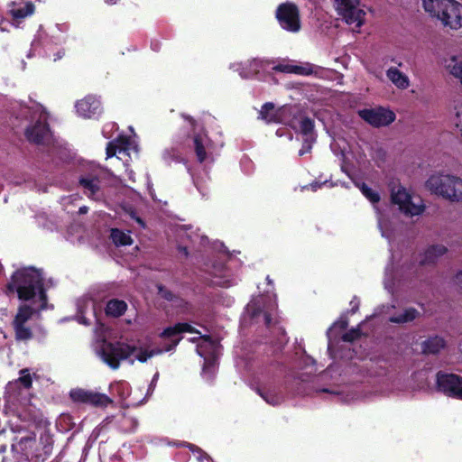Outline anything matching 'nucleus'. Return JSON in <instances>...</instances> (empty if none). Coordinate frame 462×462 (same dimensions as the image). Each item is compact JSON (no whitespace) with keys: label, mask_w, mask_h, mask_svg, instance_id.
<instances>
[{"label":"nucleus","mask_w":462,"mask_h":462,"mask_svg":"<svg viewBox=\"0 0 462 462\" xmlns=\"http://www.w3.org/2000/svg\"><path fill=\"white\" fill-rule=\"evenodd\" d=\"M392 202L406 216L413 217L420 215L424 206L420 199L415 201L411 195L402 187H398L392 191Z\"/></svg>","instance_id":"nucleus-6"},{"label":"nucleus","mask_w":462,"mask_h":462,"mask_svg":"<svg viewBox=\"0 0 462 462\" xmlns=\"http://www.w3.org/2000/svg\"><path fill=\"white\" fill-rule=\"evenodd\" d=\"M159 292L162 295V297H163L167 300H172L173 295L171 294V292L168 291L167 290H165L162 287H159Z\"/></svg>","instance_id":"nucleus-37"},{"label":"nucleus","mask_w":462,"mask_h":462,"mask_svg":"<svg viewBox=\"0 0 462 462\" xmlns=\"http://www.w3.org/2000/svg\"><path fill=\"white\" fill-rule=\"evenodd\" d=\"M359 116L374 127H383L391 125L396 118L395 114L389 108L377 106L358 111Z\"/></svg>","instance_id":"nucleus-7"},{"label":"nucleus","mask_w":462,"mask_h":462,"mask_svg":"<svg viewBox=\"0 0 462 462\" xmlns=\"http://www.w3.org/2000/svg\"><path fill=\"white\" fill-rule=\"evenodd\" d=\"M313 127V122L310 118H303L300 121V130L303 135L305 144L303 145V148L300 151V155H303L311 148V143H313L315 140L312 134Z\"/></svg>","instance_id":"nucleus-18"},{"label":"nucleus","mask_w":462,"mask_h":462,"mask_svg":"<svg viewBox=\"0 0 462 462\" xmlns=\"http://www.w3.org/2000/svg\"><path fill=\"white\" fill-rule=\"evenodd\" d=\"M424 10L451 30L462 28V4L456 0H422Z\"/></svg>","instance_id":"nucleus-3"},{"label":"nucleus","mask_w":462,"mask_h":462,"mask_svg":"<svg viewBox=\"0 0 462 462\" xmlns=\"http://www.w3.org/2000/svg\"><path fill=\"white\" fill-rule=\"evenodd\" d=\"M259 394L267 403L271 405H278L283 401V397L281 394L274 393L273 391H259Z\"/></svg>","instance_id":"nucleus-30"},{"label":"nucleus","mask_w":462,"mask_h":462,"mask_svg":"<svg viewBox=\"0 0 462 462\" xmlns=\"http://www.w3.org/2000/svg\"><path fill=\"white\" fill-rule=\"evenodd\" d=\"M136 220H137L138 223H140L142 226H143V221L140 218L137 217Z\"/></svg>","instance_id":"nucleus-45"},{"label":"nucleus","mask_w":462,"mask_h":462,"mask_svg":"<svg viewBox=\"0 0 462 462\" xmlns=\"http://www.w3.org/2000/svg\"><path fill=\"white\" fill-rule=\"evenodd\" d=\"M76 109L79 116L90 118L98 113L100 109V103L94 97H87L77 103Z\"/></svg>","instance_id":"nucleus-15"},{"label":"nucleus","mask_w":462,"mask_h":462,"mask_svg":"<svg viewBox=\"0 0 462 462\" xmlns=\"http://www.w3.org/2000/svg\"><path fill=\"white\" fill-rule=\"evenodd\" d=\"M448 249L443 245H434L430 246L424 253V257L421 260V263H433L439 257L443 256L447 253Z\"/></svg>","instance_id":"nucleus-21"},{"label":"nucleus","mask_w":462,"mask_h":462,"mask_svg":"<svg viewBox=\"0 0 462 462\" xmlns=\"http://www.w3.org/2000/svg\"><path fill=\"white\" fill-rule=\"evenodd\" d=\"M247 311L252 314L253 317H256L262 311L260 301H252L247 305Z\"/></svg>","instance_id":"nucleus-33"},{"label":"nucleus","mask_w":462,"mask_h":462,"mask_svg":"<svg viewBox=\"0 0 462 462\" xmlns=\"http://www.w3.org/2000/svg\"><path fill=\"white\" fill-rule=\"evenodd\" d=\"M79 212L80 213H86L87 212V208H79Z\"/></svg>","instance_id":"nucleus-43"},{"label":"nucleus","mask_w":462,"mask_h":462,"mask_svg":"<svg viewBox=\"0 0 462 462\" xmlns=\"http://www.w3.org/2000/svg\"><path fill=\"white\" fill-rule=\"evenodd\" d=\"M217 347V344L209 337H202L201 343L198 346V353L203 356L208 349L214 350Z\"/></svg>","instance_id":"nucleus-32"},{"label":"nucleus","mask_w":462,"mask_h":462,"mask_svg":"<svg viewBox=\"0 0 462 462\" xmlns=\"http://www.w3.org/2000/svg\"><path fill=\"white\" fill-rule=\"evenodd\" d=\"M80 322H81V323H83V324H88V323H87V321H86V319H85L84 318H81Z\"/></svg>","instance_id":"nucleus-44"},{"label":"nucleus","mask_w":462,"mask_h":462,"mask_svg":"<svg viewBox=\"0 0 462 462\" xmlns=\"http://www.w3.org/2000/svg\"><path fill=\"white\" fill-rule=\"evenodd\" d=\"M258 118L267 124L279 123L282 119V108H275L273 103H265L259 111Z\"/></svg>","instance_id":"nucleus-17"},{"label":"nucleus","mask_w":462,"mask_h":462,"mask_svg":"<svg viewBox=\"0 0 462 462\" xmlns=\"http://www.w3.org/2000/svg\"><path fill=\"white\" fill-rule=\"evenodd\" d=\"M127 309V304L122 300L113 299L106 303V313L107 316L117 318L122 316Z\"/></svg>","instance_id":"nucleus-24"},{"label":"nucleus","mask_w":462,"mask_h":462,"mask_svg":"<svg viewBox=\"0 0 462 462\" xmlns=\"http://www.w3.org/2000/svg\"><path fill=\"white\" fill-rule=\"evenodd\" d=\"M79 184L90 198L95 197L99 190V180L95 176H82L79 179Z\"/></svg>","instance_id":"nucleus-23"},{"label":"nucleus","mask_w":462,"mask_h":462,"mask_svg":"<svg viewBox=\"0 0 462 462\" xmlns=\"http://www.w3.org/2000/svg\"><path fill=\"white\" fill-rule=\"evenodd\" d=\"M386 77L400 90H405L411 86L409 77L396 67H390L386 70Z\"/></svg>","instance_id":"nucleus-16"},{"label":"nucleus","mask_w":462,"mask_h":462,"mask_svg":"<svg viewBox=\"0 0 462 462\" xmlns=\"http://www.w3.org/2000/svg\"><path fill=\"white\" fill-rule=\"evenodd\" d=\"M34 310L35 309L28 305L21 306L18 310V312L14 318V322L26 323L32 318Z\"/></svg>","instance_id":"nucleus-29"},{"label":"nucleus","mask_w":462,"mask_h":462,"mask_svg":"<svg viewBox=\"0 0 462 462\" xmlns=\"http://www.w3.org/2000/svg\"><path fill=\"white\" fill-rule=\"evenodd\" d=\"M14 328L18 340H28L32 337V329L26 323L14 322Z\"/></svg>","instance_id":"nucleus-27"},{"label":"nucleus","mask_w":462,"mask_h":462,"mask_svg":"<svg viewBox=\"0 0 462 462\" xmlns=\"http://www.w3.org/2000/svg\"><path fill=\"white\" fill-rule=\"evenodd\" d=\"M42 275L39 270L32 267L17 270L7 284L9 292H16L20 300H28L38 296L42 310L46 305V294L42 288Z\"/></svg>","instance_id":"nucleus-2"},{"label":"nucleus","mask_w":462,"mask_h":462,"mask_svg":"<svg viewBox=\"0 0 462 462\" xmlns=\"http://www.w3.org/2000/svg\"><path fill=\"white\" fill-rule=\"evenodd\" d=\"M365 155L363 152H359L356 155V160L358 163H362L365 161Z\"/></svg>","instance_id":"nucleus-38"},{"label":"nucleus","mask_w":462,"mask_h":462,"mask_svg":"<svg viewBox=\"0 0 462 462\" xmlns=\"http://www.w3.org/2000/svg\"><path fill=\"white\" fill-rule=\"evenodd\" d=\"M446 200L462 203V178L455 175L447 189Z\"/></svg>","instance_id":"nucleus-19"},{"label":"nucleus","mask_w":462,"mask_h":462,"mask_svg":"<svg viewBox=\"0 0 462 462\" xmlns=\"http://www.w3.org/2000/svg\"><path fill=\"white\" fill-rule=\"evenodd\" d=\"M419 316V312L417 310L413 308L406 309L402 311V313L393 316L390 319L391 322L393 323H406L412 321Z\"/></svg>","instance_id":"nucleus-25"},{"label":"nucleus","mask_w":462,"mask_h":462,"mask_svg":"<svg viewBox=\"0 0 462 462\" xmlns=\"http://www.w3.org/2000/svg\"><path fill=\"white\" fill-rule=\"evenodd\" d=\"M180 251L183 254H185V255H187V254H188V251H187V248H186V247H180Z\"/></svg>","instance_id":"nucleus-42"},{"label":"nucleus","mask_w":462,"mask_h":462,"mask_svg":"<svg viewBox=\"0 0 462 462\" xmlns=\"http://www.w3.org/2000/svg\"><path fill=\"white\" fill-rule=\"evenodd\" d=\"M9 12L14 20L20 22L33 14L34 5L30 1L18 0L10 5Z\"/></svg>","instance_id":"nucleus-13"},{"label":"nucleus","mask_w":462,"mask_h":462,"mask_svg":"<svg viewBox=\"0 0 462 462\" xmlns=\"http://www.w3.org/2000/svg\"><path fill=\"white\" fill-rule=\"evenodd\" d=\"M446 72L462 85V53L450 54L441 62Z\"/></svg>","instance_id":"nucleus-12"},{"label":"nucleus","mask_w":462,"mask_h":462,"mask_svg":"<svg viewBox=\"0 0 462 462\" xmlns=\"http://www.w3.org/2000/svg\"><path fill=\"white\" fill-rule=\"evenodd\" d=\"M91 299L89 297H82L78 301V309L79 311L82 314L85 311V308H87L89 304H91Z\"/></svg>","instance_id":"nucleus-36"},{"label":"nucleus","mask_w":462,"mask_h":462,"mask_svg":"<svg viewBox=\"0 0 462 462\" xmlns=\"http://www.w3.org/2000/svg\"><path fill=\"white\" fill-rule=\"evenodd\" d=\"M128 146V139L125 137H119L118 139L110 142L106 147V157L110 158L114 155H121L125 153Z\"/></svg>","instance_id":"nucleus-22"},{"label":"nucleus","mask_w":462,"mask_h":462,"mask_svg":"<svg viewBox=\"0 0 462 462\" xmlns=\"http://www.w3.org/2000/svg\"><path fill=\"white\" fill-rule=\"evenodd\" d=\"M378 224H379V226L382 228V222H381V219L379 218L378 220Z\"/></svg>","instance_id":"nucleus-46"},{"label":"nucleus","mask_w":462,"mask_h":462,"mask_svg":"<svg viewBox=\"0 0 462 462\" xmlns=\"http://www.w3.org/2000/svg\"><path fill=\"white\" fill-rule=\"evenodd\" d=\"M194 144H195V151H196L198 160L200 162H204L207 157V153H206L207 138L202 137L200 135H197L194 138Z\"/></svg>","instance_id":"nucleus-28"},{"label":"nucleus","mask_w":462,"mask_h":462,"mask_svg":"<svg viewBox=\"0 0 462 462\" xmlns=\"http://www.w3.org/2000/svg\"><path fill=\"white\" fill-rule=\"evenodd\" d=\"M445 346V340L438 336L430 337L421 343V349L424 354H438Z\"/></svg>","instance_id":"nucleus-20"},{"label":"nucleus","mask_w":462,"mask_h":462,"mask_svg":"<svg viewBox=\"0 0 462 462\" xmlns=\"http://www.w3.org/2000/svg\"><path fill=\"white\" fill-rule=\"evenodd\" d=\"M30 125L25 129L27 139L38 144L44 143L49 136L50 131L47 126V113L40 105H35L28 110Z\"/></svg>","instance_id":"nucleus-4"},{"label":"nucleus","mask_w":462,"mask_h":462,"mask_svg":"<svg viewBox=\"0 0 462 462\" xmlns=\"http://www.w3.org/2000/svg\"><path fill=\"white\" fill-rule=\"evenodd\" d=\"M26 369L21 371L22 376L19 378V381L26 387L29 388L32 385V378L31 375L27 373Z\"/></svg>","instance_id":"nucleus-35"},{"label":"nucleus","mask_w":462,"mask_h":462,"mask_svg":"<svg viewBox=\"0 0 462 462\" xmlns=\"http://www.w3.org/2000/svg\"><path fill=\"white\" fill-rule=\"evenodd\" d=\"M454 174L440 171L432 173L425 181V188L431 194L446 199L447 189L452 181Z\"/></svg>","instance_id":"nucleus-9"},{"label":"nucleus","mask_w":462,"mask_h":462,"mask_svg":"<svg viewBox=\"0 0 462 462\" xmlns=\"http://www.w3.org/2000/svg\"><path fill=\"white\" fill-rule=\"evenodd\" d=\"M437 384L439 391L448 395L462 399V378L453 374H437Z\"/></svg>","instance_id":"nucleus-10"},{"label":"nucleus","mask_w":462,"mask_h":462,"mask_svg":"<svg viewBox=\"0 0 462 462\" xmlns=\"http://www.w3.org/2000/svg\"><path fill=\"white\" fill-rule=\"evenodd\" d=\"M276 17L281 27L291 32L300 30V20L298 7L293 4H282L276 11Z\"/></svg>","instance_id":"nucleus-8"},{"label":"nucleus","mask_w":462,"mask_h":462,"mask_svg":"<svg viewBox=\"0 0 462 462\" xmlns=\"http://www.w3.org/2000/svg\"><path fill=\"white\" fill-rule=\"evenodd\" d=\"M456 280L457 282L462 283V269L457 273Z\"/></svg>","instance_id":"nucleus-39"},{"label":"nucleus","mask_w":462,"mask_h":462,"mask_svg":"<svg viewBox=\"0 0 462 462\" xmlns=\"http://www.w3.org/2000/svg\"><path fill=\"white\" fill-rule=\"evenodd\" d=\"M111 239L116 245H128L133 240L128 233H125L117 228L111 230Z\"/></svg>","instance_id":"nucleus-26"},{"label":"nucleus","mask_w":462,"mask_h":462,"mask_svg":"<svg viewBox=\"0 0 462 462\" xmlns=\"http://www.w3.org/2000/svg\"><path fill=\"white\" fill-rule=\"evenodd\" d=\"M359 337H360V331H359V329L356 328V329H352L349 332L346 333L343 336V339H344V341L353 342Z\"/></svg>","instance_id":"nucleus-34"},{"label":"nucleus","mask_w":462,"mask_h":462,"mask_svg":"<svg viewBox=\"0 0 462 462\" xmlns=\"http://www.w3.org/2000/svg\"><path fill=\"white\" fill-rule=\"evenodd\" d=\"M69 395L74 402H83L97 407H106L112 402L106 394L84 389L71 390Z\"/></svg>","instance_id":"nucleus-11"},{"label":"nucleus","mask_w":462,"mask_h":462,"mask_svg":"<svg viewBox=\"0 0 462 462\" xmlns=\"http://www.w3.org/2000/svg\"><path fill=\"white\" fill-rule=\"evenodd\" d=\"M158 377H159V374L157 373V374H154V376H153V378H152V381L151 386H153V385L156 383V382H157V380H158Z\"/></svg>","instance_id":"nucleus-40"},{"label":"nucleus","mask_w":462,"mask_h":462,"mask_svg":"<svg viewBox=\"0 0 462 462\" xmlns=\"http://www.w3.org/2000/svg\"><path fill=\"white\" fill-rule=\"evenodd\" d=\"M361 189L362 193L371 202L376 203L380 200V195L374 189L368 188L365 183L357 185Z\"/></svg>","instance_id":"nucleus-31"},{"label":"nucleus","mask_w":462,"mask_h":462,"mask_svg":"<svg viewBox=\"0 0 462 462\" xmlns=\"http://www.w3.org/2000/svg\"><path fill=\"white\" fill-rule=\"evenodd\" d=\"M317 67L305 62L300 64H280L274 67L277 71L293 73L300 76H309L316 72Z\"/></svg>","instance_id":"nucleus-14"},{"label":"nucleus","mask_w":462,"mask_h":462,"mask_svg":"<svg viewBox=\"0 0 462 462\" xmlns=\"http://www.w3.org/2000/svg\"><path fill=\"white\" fill-rule=\"evenodd\" d=\"M266 280L268 281V282L271 284L272 283V281L269 279V276L266 277Z\"/></svg>","instance_id":"nucleus-47"},{"label":"nucleus","mask_w":462,"mask_h":462,"mask_svg":"<svg viewBox=\"0 0 462 462\" xmlns=\"http://www.w3.org/2000/svg\"><path fill=\"white\" fill-rule=\"evenodd\" d=\"M182 332L196 333L200 335L199 331L193 328L187 323H179L174 327H169L164 329L161 337L163 338H170L171 344L165 347V349L152 348L149 349L146 346L139 344L138 346H129L121 342L111 343L104 341L98 355L102 360L113 369H117L120 365V361L125 360L131 355H134L135 359L141 363L146 362L153 356L160 355L163 351H170L177 346L180 338H175Z\"/></svg>","instance_id":"nucleus-1"},{"label":"nucleus","mask_w":462,"mask_h":462,"mask_svg":"<svg viewBox=\"0 0 462 462\" xmlns=\"http://www.w3.org/2000/svg\"><path fill=\"white\" fill-rule=\"evenodd\" d=\"M339 16L354 29H359L365 22L366 12L358 0H334Z\"/></svg>","instance_id":"nucleus-5"},{"label":"nucleus","mask_w":462,"mask_h":462,"mask_svg":"<svg viewBox=\"0 0 462 462\" xmlns=\"http://www.w3.org/2000/svg\"><path fill=\"white\" fill-rule=\"evenodd\" d=\"M264 319H265V323H266V324H270V322H271V318H270V316H269L268 314H266V313L264 314Z\"/></svg>","instance_id":"nucleus-41"}]
</instances>
